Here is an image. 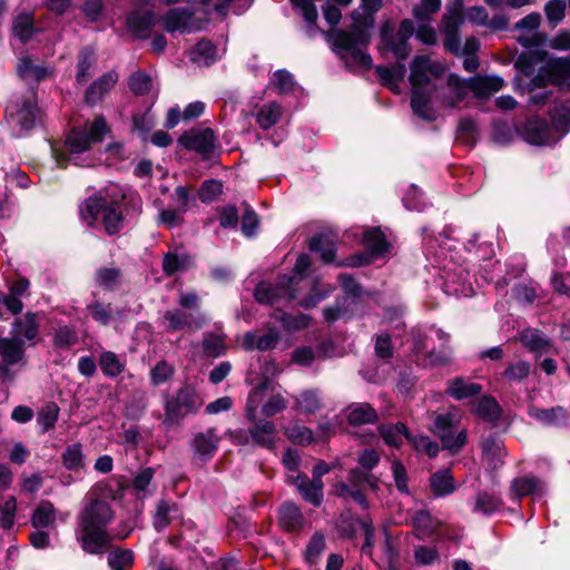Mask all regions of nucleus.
Returning a JSON list of instances; mask_svg holds the SVG:
<instances>
[{"mask_svg": "<svg viewBox=\"0 0 570 570\" xmlns=\"http://www.w3.org/2000/svg\"><path fill=\"white\" fill-rule=\"evenodd\" d=\"M112 519L110 504L91 494L77 518V540L85 552L101 554L111 546L114 535L107 525Z\"/></svg>", "mask_w": 570, "mask_h": 570, "instance_id": "f257e3e1", "label": "nucleus"}, {"mask_svg": "<svg viewBox=\"0 0 570 570\" xmlns=\"http://www.w3.org/2000/svg\"><path fill=\"white\" fill-rule=\"evenodd\" d=\"M445 68L440 61L428 56H417L411 65L410 81L412 85L411 106L413 112L423 120H434L435 111L431 99L438 89L436 81L444 75Z\"/></svg>", "mask_w": 570, "mask_h": 570, "instance_id": "f03ea898", "label": "nucleus"}, {"mask_svg": "<svg viewBox=\"0 0 570 570\" xmlns=\"http://www.w3.org/2000/svg\"><path fill=\"white\" fill-rule=\"evenodd\" d=\"M121 193H99L87 198L80 207L82 219L88 226L101 225L108 235L117 234L124 225Z\"/></svg>", "mask_w": 570, "mask_h": 570, "instance_id": "7ed1b4c3", "label": "nucleus"}, {"mask_svg": "<svg viewBox=\"0 0 570 570\" xmlns=\"http://www.w3.org/2000/svg\"><path fill=\"white\" fill-rule=\"evenodd\" d=\"M541 23L539 13H530L517 22L515 28L519 30L531 31V35H521L518 38L519 43L527 49L515 60V67L525 76L533 73L535 66L542 63L547 59V51L542 47L547 42V36L538 32Z\"/></svg>", "mask_w": 570, "mask_h": 570, "instance_id": "20e7f679", "label": "nucleus"}, {"mask_svg": "<svg viewBox=\"0 0 570 570\" xmlns=\"http://www.w3.org/2000/svg\"><path fill=\"white\" fill-rule=\"evenodd\" d=\"M368 39V33L360 26H355L350 32L333 30L327 33V40L333 42L334 51L348 68L370 69L372 67V58L364 50Z\"/></svg>", "mask_w": 570, "mask_h": 570, "instance_id": "39448f33", "label": "nucleus"}, {"mask_svg": "<svg viewBox=\"0 0 570 570\" xmlns=\"http://www.w3.org/2000/svg\"><path fill=\"white\" fill-rule=\"evenodd\" d=\"M108 131L106 120L101 116L82 128L72 129L66 138L69 159L77 166H91L92 160L89 157H81V155L88 151L91 145L100 142Z\"/></svg>", "mask_w": 570, "mask_h": 570, "instance_id": "423d86ee", "label": "nucleus"}, {"mask_svg": "<svg viewBox=\"0 0 570 570\" xmlns=\"http://www.w3.org/2000/svg\"><path fill=\"white\" fill-rule=\"evenodd\" d=\"M259 407L262 414L266 417L274 416L287 407L286 399L277 386L268 380H265L248 394L245 409L248 421L256 422Z\"/></svg>", "mask_w": 570, "mask_h": 570, "instance_id": "0eeeda50", "label": "nucleus"}, {"mask_svg": "<svg viewBox=\"0 0 570 570\" xmlns=\"http://www.w3.org/2000/svg\"><path fill=\"white\" fill-rule=\"evenodd\" d=\"M203 406V400L189 386L181 387L165 401L163 425L166 430L177 425L188 414H195Z\"/></svg>", "mask_w": 570, "mask_h": 570, "instance_id": "6e6552de", "label": "nucleus"}, {"mask_svg": "<svg viewBox=\"0 0 570 570\" xmlns=\"http://www.w3.org/2000/svg\"><path fill=\"white\" fill-rule=\"evenodd\" d=\"M365 488L377 490V479L368 472H363L360 469H353L348 473L347 483H336L334 485L333 493L338 498L353 500L366 508L367 501L363 493Z\"/></svg>", "mask_w": 570, "mask_h": 570, "instance_id": "1a4fd4ad", "label": "nucleus"}, {"mask_svg": "<svg viewBox=\"0 0 570 570\" xmlns=\"http://www.w3.org/2000/svg\"><path fill=\"white\" fill-rule=\"evenodd\" d=\"M163 27L167 32H191L204 27V20L195 12L181 8H173L161 17Z\"/></svg>", "mask_w": 570, "mask_h": 570, "instance_id": "9d476101", "label": "nucleus"}, {"mask_svg": "<svg viewBox=\"0 0 570 570\" xmlns=\"http://www.w3.org/2000/svg\"><path fill=\"white\" fill-rule=\"evenodd\" d=\"M534 86H544L548 82L559 86H570V58H554L539 69L532 80Z\"/></svg>", "mask_w": 570, "mask_h": 570, "instance_id": "9b49d317", "label": "nucleus"}, {"mask_svg": "<svg viewBox=\"0 0 570 570\" xmlns=\"http://www.w3.org/2000/svg\"><path fill=\"white\" fill-rule=\"evenodd\" d=\"M179 142L189 150H194L202 155H209L216 147L214 131L209 128L202 130H190L185 132Z\"/></svg>", "mask_w": 570, "mask_h": 570, "instance_id": "f8f14e48", "label": "nucleus"}, {"mask_svg": "<svg viewBox=\"0 0 570 570\" xmlns=\"http://www.w3.org/2000/svg\"><path fill=\"white\" fill-rule=\"evenodd\" d=\"M220 438L215 428H209L205 431L198 432L190 441V448L194 454L202 461H207L218 450Z\"/></svg>", "mask_w": 570, "mask_h": 570, "instance_id": "ddd939ff", "label": "nucleus"}, {"mask_svg": "<svg viewBox=\"0 0 570 570\" xmlns=\"http://www.w3.org/2000/svg\"><path fill=\"white\" fill-rule=\"evenodd\" d=\"M469 89L468 79H461L455 75H450L446 85L434 92L435 97L446 107H454L461 102Z\"/></svg>", "mask_w": 570, "mask_h": 570, "instance_id": "4468645a", "label": "nucleus"}, {"mask_svg": "<svg viewBox=\"0 0 570 570\" xmlns=\"http://www.w3.org/2000/svg\"><path fill=\"white\" fill-rule=\"evenodd\" d=\"M364 246L368 254L366 257H355L353 266L368 264L372 258L384 255L389 250V243L380 228H372L364 234Z\"/></svg>", "mask_w": 570, "mask_h": 570, "instance_id": "2eb2a0df", "label": "nucleus"}, {"mask_svg": "<svg viewBox=\"0 0 570 570\" xmlns=\"http://www.w3.org/2000/svg\"><path fill=\"white\" fill-rule=\"evenodd\" d=\"M522 137L527 142L535 146H546L557 141V138L551 135L548 124L540 118H532L525 122Z\"/></svg>", "mask_w": 570, "mask_h": 570, "instance_id": "dca6fc26", "label": "nucleus"}, {"mask_svg": "<svg viewBox=\"0 0 570 570\" xmlns=\"http://www.w3.org/2000/svg\"><path fill=\"white\" fill-rule=\"evenodd\" d=\"M164 320L167 322V330L175 332L180 330H198L202 328L207 320L204 315L193 316L189 313L180 309H170L164 314Z\"/></svg>", "mask_w": 570, "mask_h": 570, "instance_id": "f3484780", "label": "nucleus"}, {"mask_svg": "<svg viewBox=\"0 0 570 570\" xmlns=\"http://www.w3.org/2000/svg\"><path fill=\"white\" fill-rule=\"evenodd\" d=\"M469 90H471L476 98H489L491 95L500 91L505 82L503 78L491 75L481 76L476 75L468 79Z\"/></svg>", "mask_w": 570, "mask_h": 570, "instance_id": "a211bd4d", "label": "nucleus"}, {"mask_svg": "<svg viewBox=\"0 0 570 570\" xmlns=\"http://www.w3.org/2000/svg\"><path fill=\"white\" fill-rule=\"evenodd\" d=\"M248 434L256 445L266 448L271 451L276 449L277 430L271 421H258L249 429Z\"/></svg>", "mask_w": 570, "mask_h": 570, "instance_id": "6ab92c4d", "label": "nucleus"}, {"mask_svg": "<svg viewBox=\"0 0 570 570\" xmlns=\"http://www.w3.org/2000/svg\"><path fill=\"white\" fill-rule=\"evenodd\" d=\"M519 338L522 345L537 356L548 353L551 347L549 337L537 328L523 330Z\"/></svg>", "mask_w": 570, "mask_h": 570, "instance_id": "aec40b11", "label": "nucleus"}, {"mask_svg": "<svg viewBox=\"0 0 570 570\" xmlns=\"http://www.w3.org/2000/svg\"><path fill=\"white\" fill-rule=\"evenodd\" d=\"M118 73L116 71H108L95 80L86 90V101L88 104H96L100 101L106 94H108L118 81Z\"/></svg>", "mask_w": 570, "mask_h": 570, "instance_id": "412c9836", "label": "nucleus"}, {"mask_svg": "<svg viewBox=\"0 0 570 570\" xmlns=\"http://www.w3.org/2000/svg\"><path fill=\"white\" fill-rule=\"evenodd\" d=\"M295 484L303 495V498L312 503L313 505H321L323 501V481L312 480L308 481L305 475L297 474L295 478Z\"/></svg>", "mask_w": 570, "mask_h": 570, "instance_id": "4be33fe9", "label": "nucleus"}, {"mask_svg": "<svg viewBox=\"0 0 570 570\" xmlns=\"http://www.w3.org/2000/svg\"><path fill=\"white\" fill-rule=\"evenodd\" d=\"M510 492L517 499L525 495L540 497L543 494V484L539 479L532 475L515 478L511 482Z\"/></svg>", "mask_w": 570, "mask_h": 570, "instance_id": "5701e85b", "label": "nucleus"}, {"mask_svg": "<svg viewBox=\"0 0 570 570\" xmlns=\"http://www.w3.org/2000/svg\"><path fill=\"white\" fill-rule=\"evenodd\" d=\"M282 295H286L288 301L295 298V294L291 291L289 286L286 285L284 279L282 285L277 288H274L267 283H261L255 289L256 301L263 304H274Z\"/></svg>", "mask_w": 570, "mask_h": 570, "instance_id": "b1692460", "label": "nucleus"}, {"mask_svg": "<svg viewBox=\"0 0 570 570\" xmlns=\"http://www.w3.org/2000/svg\"><path fill=\"white\" fill-rule=\"evenodd\" d=\"M0 351L6 365L0 366V372L4 375L8 372L7 365L14 364L22 358L23 343L14 336L13 338H1Z\"/></svg>", "mask_w": 570, "mask_h": 570, "instance_id": "393cba45", "label": "nucleus"}, {"mask_svg": "<svg viewBox=\"0 0 570 570\" xmlns=\"http://www.w3.org/2000/svg\"><path fill=\"white\" fill-rule=\"evenodd\" d=\"M482 392V386L480 384L466 381L462 377H455L448 382V387L445 393L453 399L461 401L474 395H478Z\"/></svg>", "mask_w": 570, "mask_h": 570, "instance_id": "a878e982", "label": "nucleus"}, {"mask_svg": "<svg viewBox=\"0 0 570 570\" xmlns=\"http://www.w3.org/2000/svg\"><path fill=\"white\" fill-rule=\"evenodd\" d=\"M17 73L22 79L39 81L51 77L52 70L40 65H35L29 57H22L19 59Z\"/></svg>", "mask_w": 570, "mask_h": 570, "instance_id": "bb28decb", "label": "nucleus"}, {"mask_svg": "<svg viewBox=\"0 0 570 570\" xmlns=\"http://www.w3.org/2000/svg\"><path fill=\"white\" fill-rule=\"evenodd\" d=\"M279 524L286 531H297L303 525L299 508L293 503H284L279 509Z\"/></svg>", "mask_w": 570, "mask_h": 570, "instance_id": "cd10ccee", "label": "nucleus"}, {"mask_svg": "<svg viewBox=\"0 0 570 570\" xmlns=\"http://www.w3.org/2000/svg\"><path fill=\"white\" fill-rule=\"evenodd\" d=\"M38 314L27 313L22 318L16 320L12 324V333L20 340L24 337L28 341H32L38 334Z\"/></svg>", "mask_w": 570, "mask_h": 570, "instance_id": "c85d7f7f", "label": "nucleus"}, {"mask_svg": "<svg viewBox=\"0 0 570 570\" xmlns=\"http://www.w3.org/2000/svg\"><path fill=\"white\" fill-rule=\"evenodd\" d=\"M529 414L537 421L547 425H559L567 420V412L561 406L551 409H540L537 406H530Z\"/></svg>", "mask_w": 570, "mask_h": 570, "instance_id": "c756f323", "label": "nucleus"}, {"mask_svg": "<svg viewBox=\"0 0 570 570\" xmlns=\"http://www.w3.org/2000/svg\"><path fill=\"white\" fill-rule=\"evenodd\" d=\"M376 420L377 413L368 403L353 404L347 410V421L353 425L374 423Z\"/></svg>", "mask_w": 570, "mask_h": 570, "instance_id": "7c9ffc66", "label": "nucleus"}, {"mask_svg": "<svg viewBox=\"0 0 570 570\" xmlns=\"http://www.w3.org/2000/svg\"><path fill=\"white\" fill-rule=\"evenodd\" d=\"M309 248L321 254L325 263H332L336 252V240L330 235H318L311 239Z\"/></svg>", "mask_w": 570, "mask_h": 570, "instance_id": "2f4dec72", "label": "nucleus"}, {"mask_svg": "<svg viewBox=\"0 0 570 570\" xmlns=\"http://www.w3.org/2000/svg\"><path fill=\"white\" fill-rule=\"evenodd\" d=\"M56 521V509L50 501H41L31 517V523L35 528L52 527Z\"/></svg>", "mask_w": 570, "mask_h": 570, "instance_id": "473e14b6", "label": "nucleus"}, {"mask_svg": "<svg viewBox=\"0 0 570 570\" xmlns=\"http://www.w3.org/2000/svg\"><path fill=\"white\" fill-rule=\"evenodd\" d=\"M190 59L203 66H209L217 59V49L208 40L199 41L190 51Z\"/></svg>", "mask_w": 570, "mask_h": 570, "instance_id": "72a5a7b5", "label": "nucleus"}, {"mask_svg": "<svg viewBox=\"0 0 570 570\" xmlns=\"http://www.w3.org/2000/svg\"><path fill=\"white\" fill-rule=\"evenodd\" d=\"M430 485L436 497L451 494L455 490L454 480L449 470L438 471L432 474Z\"/></svg>", "mask_w": 570, "mask_h": 570, "instance_id": "f704fd0d", "label": "nucleus"}, {"mask_svg": "<svg viewBox=\"0 0 570 570\" xmlns=\"http://www.w3.org/2000/svg\"><path fill=\"white\" fill-rule=\"evenodd\" d=\"M155 23L154 12L147 10L144 12L132 11L127 18L128 29L136 36H140Z\"/></svg>", "mask_w": 570, "mask_h": 570, "instance_id": "c9c22d12", "label": "nucleus"}, {"mask_svg": "<svg viewBox=\"0 0 570 570\" xmlns=\"http://www.w3.org/2000/svg\"><path fill=\"white\" fill-rule=\"evenodd\" d=\"M37 115V106L32 99H29L21 104L13 119L20 126L21 130H29L33 127Z\"/></svg>", "mask_w": 570, "mask_h": 570, "instance_id": "e433bc0d", "label": "nucleus"}, {"mask_svg": "<svg viewBox=\"0 0 570 570\" xmlns=\"http://www.w3.org/2000/svg\"><path fill=\"white\" fill-rule=\"evenodd\" d=\"M321 405V397L316 390L303 391L295 397V409L305 414L315 413Z\"/></svg>", "mask_w": 570, "mask_h": 570, "instance_id": "4c0bfd02", "label": "nucleus"}, {"mask_svg": "<svg viewBox=\"0 0 570 570\" xmlns=\"http://www.w3.org/2000/svg\"><path fill=\"white\" fill-rule=\"evenodd\" d=\"M282 107L276 102L264 105L256 115V121L262 129H269L278 122L282 116Z\"/></svg>", "mask_w": 570, "mask_h": 570, "instance_id": "58836bf2", "label": "nucleus"}, {"mask_svg": "<svg viewBox=\"0 0 570 570\" xmlns=\"http://www.w3.org/2000/svg\"><path fill=\"white\" fill-rule=\"evenodd\" d=\"M380 433L389 445L399 448L404 439H410V434L407 433V429L403 423H396L394 425H382L380 428Z\"/></svg>", "mask_w": 570, "mask_h": 570, "instance_id": "ea45409f", "label": "nucleus"}, {"mask_svg": "<svg viewBox=\"0 0 570 570\" xmlns=\"http://www.w3.org/2000/svg\"><path fill=\"white\" fill-rule=\"evenodd\" d=\"M190 265L191 259L186 254L168 253L163 261L164 273L168 276L186 271Z\"/></svg>", "mask_w": 570, "mask_h": 570, "instance_id": "a19ab883", "label": "nucleus"}, {"mask_svg": "<svg viewBox=\"0 0 570 570\" xmlns=\"http://www.w3.org/2000/svg\"><path fill=\"white\" fill-rule=\"evenodd\" d=\"M460 420L461 415L455 407H452L445 414H436L434 417V426L432 432L435 435L441 436V433H448L452 431V428L458 425Z\"/></svg>", "mask_w": 570, "mask_h": 570, "instance_id": "79ce46f5", "label": "nucleus"}, {"mask_svg": "<svg viewBox=\"0 0 570 570\" xmlns=\"http://www.w3.org/2000/svg\"><path fill=\"white\" fill-rule=\"evenodd\" d=\"M63 466L71 471H78L85 466V455L80 443H75L66 448L62 453Z\"/></svg>", "mask_w": 570, "mask_h": 570, "instance_id": "37998d69", "label": "nucleus"}, {"mask_svg": "<svg viewBox=\"0 0 570 570\" xmlns=\"http://www.w3.org/2000/svg\"><path fill=\"white\" fill-rule=\"evenodd\" d=\"M502 505V500L489 492H479L475 497L474 512L491 514L499 510Z\"/></svg>", "mask_w": 570, "mask_h": 570, "instance_id": "c03bdc74", "label": "nucleus"}, {"mask_svg": "<svg viewBox=\"0 0 570 570\" xmlns=\"http://www.w3.org/2000/svg\"><path fill=\"white\" fill-rule=\"evenodd\" d=\"M108 564L112 570H128L134 563V553L128 549H114L108 553Z\"/></svg>", "mask_w": 570, "mask_h": 570, "instance_id": "a18cd8bd", "label": "nucleus"}, {"mask_svg": "<svg viewBox=\"0 0 570 570\" xmlns=\"http://www.w3.org/2000/svg\"><path fill=\"white\" fill-rule=\"evenodd\" d=\"M12 32L20 41H28L33 35L32 16L29 13L19 14L13 21Z\"/></svg>", "mask_w": 570, "mask_h": 570, "instance_id": "49530a36", "label": "nucleus"}, {"mask_svg": "<svg viewBox=\"0 0 570 570\" xmlns=\"http://www.w3.org/2000/svg\"><path fill=\"white\" fill-rule=\"evenodd\" d=\"M178 512V508L176 503H170L167 501H160L157 504L156 513L154 518V525L157 531L164 530L167 525H169L171 521V514Z\"/></svg>", "mask_w": 570, "mask_h": 570, "instance_id": "de8ad7c7", "label": "nucleus"}, {"mask_svg": "<svg viewBox=\"0 0 570 570\" xmlns=\"http://www.w3.org/2000/svg\"><path fill=\"white\" fill-rule=\"evenodd\" d=\"M376 73L385 85L396 90L397 82L405 76V66L399 65L392 68L379 66L376 67Z\"/></svg>", "mask_w": 570, "mask_h": 570, "instance_id": "09e8293b", "label": "nucleus"}, {"mask_svg": "<svg viewBox=\"0 0 570 570\" xmlns=\"http://www.w3.org/2000/svg\"><path fill=\"white\" fill-rule=\"evenodd\" d=\"M59 415V407L56 403H49L45 405L37 415V423L41 429V432L51 430Z\"/></svg>", "mask_w": 570, "mask_h": 570, "instance_id": "8fccbe9b", "label": "nucleus"}, {"mask_svg": "<svg viewBox=\"0 0 570 570\" xmlns=\"http://www.w3.org/2000/svg\"><path fill=\"white\" fill-rule=\"evenodd\" d=\"M95 65V55L91 50H82L79 56L77 65L76 81L78 85H83L90 77V69Z\"/></svg>", "mask_w": 570, "mask_h": 570, "instance_id": "3c124183", "label": "nucleus"}, {"mask_svg": "<svg viewBox=\"0 0 570 570\" xmlns=\"http://www.w3.org/2000/svg\"><path fill=\"white\" fill-rule=\"evenodd\" d=\"M382 40L396 58L405 59L410 55L411 49L407 43L409 39L399 38L397 36L394 39L391 36H389L386 29H383Z\"/></svg>", "mask_w": 570, "mask_h": 570, "instance_id": "603ef678", "label": "nucleus"}, {"mask_svg": "<svg viewBox=\"0 0 570 570\" xmlns=\"http://www.w3.org/2000/svg\"><path fill=\"white\" fill-rule=\"evenodd\" d=\"M99 365L105 375L115 377L119 375L124 368V363L112 352H105L100 355Z\"/></svg>", "mask_w": 570, "mask_h": 570, "instance_id": "864d4df0", "label": "nucleus"}, {"mask_svg": "<svg viewBox=\"0 0 570 570\" xmlns=\"http://www.w3.org/2000/svg\"><path fill=\"white\" fill-rule=\"evenodd\" d=\"M120 272L117 268L102 267L96 272V284L104 289L111 291L119 283Z\"/></svg>", "mask_w": 570, "mask_h": 570, "instance_id": "5fc2aeb1", "label": "nucleus"}, {"mask_svg": "<svg viewBox=\"0 0 570 570\" xmlns=\"http://www.w3.org/2000/svg\"><path fill=\"white\" fill-rule=\"evenodd\" d=\"M443 449L449 450L452 453H458L461 449L466 444L468 435L465 430H461L459 433L454 434L452 431L448 433H441L439 436Z\"/></svg>", "mask_w": 570, "mask_h": 570, "instance_id": "6e6d98bb", "label": "nucleus"}, {"mask_svg": "<svg viewBox=\"0 0 570 570\" xmlns=\"http://www.w3.org/2000/svg\"><path fill=\"white\" fill-rule=\"evenodd\" d=\"M531 372V364L527 361L510 363L503 372V377L508 381L522 382Z\"/></svg>", "mask_w": 570, "mask_h": 570, "instance_id": "4d7b16f0", "label": "nucleus"}, {"mask_svg": "<svg viewBox=\"0 0 570 570\" xmlns=\"http://www.w3.org/2000/svg\"><path fill=\"white\" fill-rule=\"evenodd\" d=\"M478 415L488 421H494L500 416L501 409L493 397H482L475 409Z\"/></svg>", "mask_w": 570, "mask_h": 570, "instance_id": "13d9d810", "label": "nucleus"}, {"mask_svg": "<svg viewBox=\"0 0 570 570\" xmlns=\"http://www.w3.org/2000/svg\"><path fill=\"white\" fill-rule=\"evenodd\" d=\"M412 525L420 538L429 537L432 531V518L425 510L416 511L412 517Z\"/></svg>", "mask_w": 570, "mask_h": 570, "instance_id": "bf43d9fd", "label": "nucleus"}, {"mask_svg": "<svg viewBox=\"0 0 570 570\" xmlns=\"http://www.w3.org/2000/svg\"><path fill=\"white\" fill-rule=\"evenodd\" d=\"M128 86L135 95H146L153 88V80L147 73L136 71L129 77Z\"/></svg>", "mask_w": 570, "mask_h": 570, "instance_id": "052dcab7", "label": "nucleus"}, {"mask_svg": "<svg viewBox=\"0 0 570 570\" xmlns=\"http://www.w3.org/2000/svg\"><path fill=\"white\" fill-rule=\"evenodd\" d=\"M409 441L417 452L425 453L430 458H435L439 453V450H440L439 444L436 442L432 441L426 435H422V434L413 435V436L410 435Z\"/></svg>", "mask_w": 570, "mask_h": 570, "instance_id": "680f3d73", "label": "nucleus"}, {"mask_svg": "<svg viewBox=\"0 0 570 570\" xmlns=\"http://www.w3.org/2000/svg\"><path fill=\"white\" fill-rule=\"evenodd\" d=\"M175 373V368L166 361L158 362L150 371V381L154 386H158L169 381Z\"/></svg>", "mask_w": 570, "mask_h": 570, "instance_id": "e2e57ef3", "label": "nucleus"}, {"mask_svg": "<svg viewBox=\"0 0 570 570\" xmlns=\"http://www.w3.org/2000/svg\"><path fill=\"white\" fill-rule=\"evenodd\" d=\"M87 309L96 322L102 325L109 324L112 315V308L110 304H104L101 302L95 301L87 305Z\"/></svg>", "mask_w": 570, "mask_h": 570, "instance_id": "0e129e2a", "label": "nucleus"}, {"mask_svg": "<svg viewBox=\"0 0 570 570\" xmlns=\"http://www.w3.org/2000/svg\"><path fill=\"white\" fill-rule=\"evenodd\" d=\"M274 317L287 331L304 328L308 325V317L303 314L291 315V314L278 312L274 315Z\"/></svg>", "mask_w": 570, "mask_h": 570, "instance_id": "69168bd1", "label": "nucleus"}, {"mask_svg": "<svg viewBox=\"0 0 570 570\" xmlns=\"http://www.w3.org/2000/svg\"><path fill=\"white\" fill-rule=\"evenodd\" d=\"M285 434L288 440L301 445H307L313 441L312 430L297 424L285 429Z\"/></svg>", "mask_w": 570, "mask_h": 570, "instance_id": "338daca9", "label": "nucleus"}, {"mask_svg": "<svg viewBox=\"0 0 570 570\" xmlns=\"http://www.w3.org/2000/svg\"><path fill=\"white\" fill-rule=\"evenodd\" d=\"M17 500L10 495L6 499L0 510V524L3 529H10L14 523Z\"/></svg>", "mask_w": 570, "mask_h": 570, "instance_id": "774afa93", "label": "nucleus"}]
</instances>
